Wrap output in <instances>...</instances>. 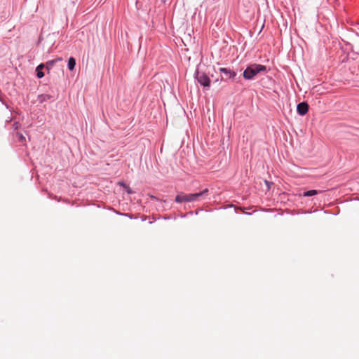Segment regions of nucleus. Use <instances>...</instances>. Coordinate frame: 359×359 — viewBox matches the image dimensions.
<instances>
[{"mask_svg":"<svg viewBox=\"0 0 359 359\" xmlns=\"http://www.w3.org/2000/svg\"><path fill=\"white\" fill-rule=\"evenodd\" d=\"M266 67L259 64H252L248 66L243 72V76L247 80H252L259 72H266Z\"/></svg>","mask_w":359,"mask_h":359,"instance_id":"obj_1","label":"nucleus"},{"mask_svg":"<svg viewBox=\"0 0 359 359\" xmlns=\"http://www.w3.org/2000/svg\"><path fill=\"white\" fill-rule=\"evenodd\" d=\"M196 79L198 82L204 87H209L210 85V80L209 77L204 73L197 72Z\"/></svg>","mask_w":359,"mask_h":359,"instance_id":"obj_2","label":"nucleus"},{"mask_svg":"<svg viewBox=\"0 0 359 359\" xmlns=\"http://www.w3.org/2000/svg\"><path fill=\"white\" fill-rule=\"evenodd\" d=\"M219 72L224 74V76L222 77V80L224 81H227L228 79H233L236 76V73L230 69L222 67L219 69Z\"/></svg>","mask_w":359,"mask_h":359,"instance_id":"obj_3","label":"nucleus"},{"mask_svg":"<svg viewBox=\"0 0 359 359\" xmlns=\"http://www.w3.org/2000/svg\"><path fill=\"white\" fill-rule=\"evenodd\" d=\"M297 110L300 115H305L308 112L309 104L306 102H301L297 104Z\"/></svg>","mask_w":359,"mask_h":359,"instance_id":"obj_4","label":"nucleus"},{"mask_svg":"<svg viewBox=\"0 0 359 359\" xmlns=\"http://www.w3.org/2000/svg\"><path fill=\"white\" fill-rule=\"evenodd\" d=\"M208 192V189H205L203 191L199 192V193L188 194L189 202L197 201L199 197H201L203 195L207 194Z\"/></svg>","mask_w":359,"mask_h":359,"instance_id":"obj_5","label":"nucleus"},{"mask_svg":"<svg viewBox=\"0 0 359 359\" xmlns=\"http://www.w3.org/2000/svg\"><path fill=\"white\" fill-rule=\"evenodd\" d=\"M175 201L177 203L189 202L188 194L181 193L175 197Z\"/></svg>","mask_w":359,"mask_h":359,"instance_id":"obj_6","label":"nucleus"},{"mask_svg":"<svg viewBox=\"0 0 359 359\" xmlns=\"http://www.w3.org/2000/svg\"><path fill=\"white\" fill-rule=\"evenodd\" d=\"M45 67V65L43 64H41L39 66H37L36 71V76L38 78H42L44 76V73L42 72V69Z\"/></svg>","mask_w":359,"mask_h":359,"instance_id":"obj_7","label":"nucleus"},{"mask_svg":"<svg viewBox=\"0 0 359 359\" xmlns=\"http://www.w3.org/2000/svg\"><path fill=\"white\" fill-rule=\"evenodd\" d=\"M52 98V96L48 94H42L38 96V100L42 103L46 102Z\"/></svg>","mask_w":359,"mask_h":359,"instance_id":"obj_8","label":"nucleus"},{"mask_svg":"<svg viewBox=\"0 0 359 359\" xmlns=\"http://www.w3.org/2000/svg\"><path fill=\"white\" fill-rule=\"evenodd\" d=\"M62 60V58L61 57H58L57 59H55V60H49L46 62V67L48 70H49L50 68H52L53 67V65H55V63L57 61H61Z\"/></svg>","mask_w":359,"mask_h":359,"instance_id":"obj_9","label":"nucleus"},{"mask_svg":"<svg viewBox=\"0 0 359 359\" xmlns=\"http://www.w3.org/2000/svg\"><path fill=\"white\" fill-rule=\"evenodd\" d=\"M76 65V60L74 57H71L68 60V68L69 70H73Z\"/></svg>","mask_w":359,"mask_h":359,"instance_id":"obj_10","label":"nucleus"},{"mask_svg":"<svg viewBox=\"0 0 359 359\" xmlns=\"http://www.w3.org/2000/svg\"><path fill=\"white\" fill-rule=\"evenodd\" d=\"M318 191L317 190H309L303 194L304 196H311L317 194Z\"/></svg>","mask_w":359,"mask_h":359,"instance_id":"obj_11","label":"nucleus"},{"mask_svg":"<svg viewBox=\"0 0 359 359\" xmlns=\"http://www.w3.org/2000/svg\"><path fill=\"white\" fill-rule=\"evenodd\" d=\"M16 135H17L18 139V140H19L20 142H23V141H25V137L23 136V135H22V134L19 133H16Z\"/></svg>","mask_w":359,"mask_h":359,"instance_id":"obj_12","label":"nucleus"},{"mask_svg":"<svg viewBox=\"0 0 359 359\" xmlns=\"http://www.w3.org/2000/svg\"><path fill=\"white\" fill-rule=\"evenodd\" d=\"M20 127V124L18 122H15L13 124V128L14 130H18Z\"/></svg>","mask_w":359,"mask_h":359,"instance_id":"obj_13","label":"nucleus"}]
</instances>
